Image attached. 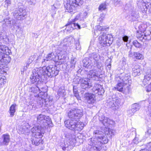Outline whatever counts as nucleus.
I'll return each instance as SVG.
<instances>
[{
	"label": "nucleus",
	"mask_w": 151,
	"mask_h": 151,
	"mask_svg": "<svg viewBox=\"0 0 151 151\" xmlns=\"http://www.w3.org/2000/svg\"><path fill=\"white\" fill-rule=\"evenodd\" d=\"M120 100L119 99H115L114 104L115 105V109H116L119 108L120 105Z\"/></svg>",
	"instance_id": "43"
},
{
	"label": "nucleus",
	"mask_w": 151,
	"mask_h": 151,
	"mask_svg": "<svg viewBox=\"0 0 151 151\" xmlns=\"http://www.w3.org/2000/svg\"><path fill=\"white\" fill-rule=\"evenodd\" d=\"M99 38L100 45L103 47L104 45L110 46L113 41L112 36L108 34L101 35L99 37Z\"/></svg>",
	"instance_id": "8"
},
{
	"label": "nucleus",
	"mask_w": 151,
	"mask_h": 151,
	"mask_svg": "<svg viewBox=\"0 0 151 151\" xmlns=\"http://www.w3.org/2000/svg\"><path fill=\"white\" fill-rule=\"evenodd\" d=\"M102 133V132L101 130H94L93 132V134L94 137H99L98 136L99 134H101V133Z\"/></svg>",
	"instance_id": "42"
},
{
	"label": "nucleus",
	"mask_w": 151,
	"mask_h": 151,
	"mask_svg": "<svg viewBox=\"0 0 151 151\" xmlns=\"http://www.w3.org/2000/svg\"><path fill=\"white\" fill-rule=\"evenodd\" d=\"M83 2V0H67L64 3V6L67 12L71 13L76 7L82 5Z\"/></svg>",
	"instance_id": "4"
},
{
	"label": "nucleus",
	"mask_w": 151,
	"mask_h": 151,
	"mask_svg": "<svg viewBox=\"0 0 151 151\" xmlns=\"http://www.w3.org/2000/svg\"><path fill=\"white\" fill-rule=\"evenodd\" d=\"M90 59L94 60V62L97 61L100 59L101 56L100 55L96 52H93L90 54L89 55Z\"/></svg>",
	"instance_id": "24"
},
{
	"label": "nucleus",
	"mask_w": 151,
	"mask_h": 151,
	"mask_svg": "<svg viewBox=\"0 0 151 151\" xmlns=\"http://www.w3.org/2000/svg\"><path fill=\"white\" fill-rule=\"evenodd\" d=\"M124 8L125 10H128L130 11L132 16L136 18L138 17L139 16L138 12L136 9H134V7L132 4L130 3L127 4Z\"/></svg>",
	"instance_id": "13"
},
{
	"label": "nucleus",
	"mask_w": 151,
	"mask_h": 151,
	"mask_svg": "<svg viewBox=\"0 0 151 151\" xmlns=\"http://www.w3.org/2000/svg\"><path fill=\"white\" fill-rule=\"evenodd\" d=\"M17 105L16 104H13L10 107L9 112L10 114V117H12L14 115L16 111V107Z\"/></svg>",
	"instance_id": "30"
},
{
	"label": "nucleus",
	"mask_w": 151,
	"mask_h": 151,
	"mask_svg": "<svg viewBox=\"0 0 151 151\" xmlns=\"http://www.w3.org/2000/svg\"><path fill=\"white\" fill-rule=\"evenodd\" d=\"M52 100H49V99H45L42 97H39L37 98V103L40 107H42L44 105L46 107H48L51 104Z\"/></svg>",
	"instance_id": "14"
},
{
	"label": "nucleus",
	"mask_w": 151,
	"mask_h": 151,
	"mask_svg": "<svg viewBox=\"0 0 151 151\" xmlns=\"http://www.w3.org/2000/svg\"><path fill=\"white\" fill-rule=\"evenodd\" d=\"M40 73L42 74V76H48L52 78L58 74L59 70L57 69L55 65H50L47 67L44 66L40 68Z\"/></svg>",
	"instance_id": "3"
},
{
	"label": "nucleus",
	"mask_w": 151,
	"mask_h": 151,
	"mask_svg": "<svg viewBox=\"0 0 151 151\" xmlns=\"http://www.w3.org/2000/svg\"><path fill=\"white\" fill-rule=\"evenodd\" d=\"M99 119L104 125L106 126H108L109 118L105 117L103 115H100L99 116Z\"/></svg>",
	"instance_id": "28"
},
{
	"label": "nucleus",
	"mask_w": 151,
	"mask_h": 151,
	"mask_svg": "<svg viewBox=\"0 0 151 151\" xmlns=\"http://www.w3.org/2000/svg\"><path fill=\"white\" fill-rule=\"evenodd\" d=\"M39 85H35V86L31 87L29 89V91L35 93H37L39 92L40 88H42Z\"/></svg>",
	"instance_id": "32"
},
{
	"label": "nucleus",
	"mask_w": 151,
	"mask_h": 151,
	"mask_svg": "<svg viewBox=\"0 0 151 151\" xmlns=\"http://www.w3.org/2000/svg\"><path fill=\"white\" fill-rule=\"evenodd\" d=\"M10 50L9 49L8 47L4 45H0V53L4 55L9 54Z\"/></svg>",
	"instance_id": "26"
},
{
	"label": "nucleus",
	"mask_w": 151,
	"mask_h": 151,
	"mask_svg": "<svg viewBox=\"0 0 151 151\" xmlns=\"http://www.w3.org/2000/svg\"><path fill=\"white\" fill-rule=\"evenodd\" d=\"M147 147H148L150 150H151V142L149 143L147 145Z\"/></svg>",
	"instance_id": "64"
},
{
	"label": "nucleus",
	"mask_w": 151,
	"mask_h": 151,
	"mask_svg": "<svg viewBox=\"0 0 151 151\" xmlns=\"http://www.w3.org/2000/svg\"><path fill=\"white\" fill-rule=\"evenodd\" d=\"M10 137L8 134H3L0 139V146L7 145L10 141Z\"/></svg>",
	"instance_id": "19"
},
{
	"label": "nucleus",
	"mask_w": 151,
	"mask_h": 151,
	"mask_svg": "<svg viewBox=\"0 0 151 151\" xmlns=\"http://www.w3.org/2000/svg\"><path fill=\"white\" fill-rule=\"evenodd\" d=\"M147 27L146 22H143L140 24L138 26L139 31L145 32L146 28Z\"/></svg>",
	"instance_id": "31"
},
{
	"label": "nucleus",
	"mask_w": 151,
	"mask_h": 151,
	"mask_svg": "<svg viewBox=\"0 0 151 151\" xmlns=\"http://www.w3.org/2000/svg\"><path fill=\"white\" fill-rule=\"evenodd\" d=\"M119 78L120 80L119 81L124 84L127 85L126 87H127L128 89V87L130 86V84L132 82L130 74L129 73L127 74L124 73H122L119 76Z\"/></svg>",
	"instance_id": "10"
},
{
	"label": "nucleus",
	"mask_w": 151,
	"mask_h": 151,
	"mask_svg": "<svg viewBox=\"0 0 151 151\" xmlns=\"http://www.w3.org/2000/svg\"><path fill=\"white\" fill-rule=\"evenodd\" d=\"M65 91L63 89H62L61 88H59L58 91V94H59L60 95L63 94V95H65V93H64Z\"/></svg>",
	"instance_id": "53"
},
{
	"label": "nucleus",
	"mask_w": 151,
	"mask_h": 151,
	"mask_svg": "<svg viewBox=\"0 0 151 151\" xmlns=\"http://www.w3.org/2000/svg\"><path fill=\"white\" fill-rule=\"evenodd\" d=\"M108 131H106L105 134H107V135H109L111 136L114 134V130L110 129H108Z\"/></svg>",
	"instance_id": "46"
},
{
	"label": "nucleus",
	"mask_w": 151,
	"mask_h": 151,
	"mask_svg": "<svg viewBox=\"0 0 151 151\" xmlns=\"http://www.w3.org/2000/svg\"><path fill=\"white\" fill-rule=\"evenodd\" d=\"M144 0H142L140 2L142 4V6H140L141 9L143 13L145 12L147 9L151 11V2L147 1V3L145 2Z\"/></svg>",
	"instance_id": "20"
},
{
	"label": "nucleus",
	"mask_w": 151,
	"mask_h": 151,
	"mask_svg": "<svg viewBox=\"0 0 151 151\" xmlns=\"http://www.w3.org/2000/svg\"><path fill=\"white\" fill-rule=\"evenodd\" d=\"M57 56L55 55L54 53L52 52L48 54L45 58L42 61V63H44L46 61L52 60L55 61V58Z\"/></svg>",
	"instance_id": "22"
},
{
	"label": "nucleus",
	"mask_w": 151,
	"mask_h": 151,
	"mask_svg": "<svg viewBox=\"0 0 151 151\" xmlns=\"http://www.w3.org/2000/svg\"><path fill=\"white\" fill-rule=\"evenodd\" d=\"M126 85L124 84L123 83H121L120 81H119L117 85L114 88L115 89H116L117 91L122 92L123 91L124 89H125V87Z\"/></svg>",
	"instance_id": "29"
},
{
	"label": "nucleus",
	"mask_w": 151,
	"mask_h": 151,
	"mask_svg": "<svg viewBox=\"0 0 151 151\" xmlns=\"http://www.w3.org/2000/svg\"><path fill=\"white\" fill-rule=\"evenodd\" d=\"M36 57V56L35 55L30 56L27 61L28 63L31 64L33 60H34Z\"/></svg>",
	"instance_id": "47"
},
{
	"label": "nucleus",
	"mask_w": 151,
	"mask_h": 151,
	"mask_svg": "<svg viewBox=\"0 0 151 151\" xmlns=\"http://www.w3.org/2000/svg\"><path fill=\"white\" fill-rule=\"evenodd\" d=\"M4 21L5 22L6 25L7 26H8V24H10V22L9 20L7 19H4Z\"/></svg>",
	"instance_id": "57"
},
{
	"label": "nucleus",
	"mask_w": 151,
	"mask_h": 151,
	"mask_svg": "<svg viewBox=\"0 0 151 151\" xmlns=\"http://www.w3.org/2000/svg\"><path fill=\"white\" fill-rule=\"evenodd\" d=\"M151 134V127H148L147 128V132H146V134L150 135Z\"/></svg>",
	"instance_id": "56"
},
{
	"label": "nucleus",
	"mask_w": 151,
	"mask_h": 151,
	"mask_svg": "<svg viewBox=\"0 0 151 151\" xmlns=\"http://www.w3.org/2000/svg\"><path fill=\"white\" fill-rule=\"evenodd\" d=\"M10 0H6L5 1L6 5L7 6H8L10 4Z\"/></svg>",
	"instance_id": "61"
},
{
	"label": "nucleus",
	"mask_w": 151,
	"mask_h": 151,
	"mask_svg": "<svg viewBox=\"0 0 151 151\" xmlns=\"http://www.w3.org/2000/svg\"><path fill=\"white\" fill-rule=\"evenodd\" d=\"M27 1L29 4H32L35 2V0H28Z\"/></svg>",
	"instance_id": "63"
},
{
	"label": "nucleus",
	"mask_w": 151,
	"mask_h": 151,
	"mask_svg": "<svg viewBox=\"0 0 151 151\" xmlns=\"http://www.w3.org/2000/svg\"><path fill=\"white\" fill-rule=\"evenodd\" d=\"M73 93L74 95L78 100L80 99L79 97L78 90L76 86H73Z\"/></svg>",
	"instance_id": "36"
},
{
	"label": "nucleus",
	"mask_w": 151,
	"mask_h": 151,
	"mask_svg": "<svg viewBox=\"0 0 151 151\" xmlns=\"http://www.w3.org/2000/svg\"><path fill=\"white\" fill-rule=\"evenodd\" d=\"M141 106L140 105L137 103L133 104L131 106V108L135 113L138 111L141 108Z\"/></svg>",
	"instance_id": "34"
},
{
	"label": "nucleus",
	"mask_w": 151,
	"mask_h": 151,
	"mask_svg": "<svg viewBox=\"0 0 151 151\" xmlns=\"http://www.w3.org/2000/svg\"><path fill=\"white\" fill-rule=\"evenodd\" d=\"M33 129L32 130V136H33L35 138H41L42 136V134H43L45 132L44 129H42L41 130V131L38 132L37 133H36L35 131L36 130V128L35 129Z\"/></svg>",
	"instance_id": "23"
},
{
	"label": "nucleus",
	"mask_w": 151,
	"mask_h": 151,
	"mask_svg": "<svg viewBox=\"0 0 151 151\" xmlns=\"http://www.w3.org/2000/svg\"><path fill=\"white\" fill-rule=\"evenodd\" d=\"M93 90L95 93L98 94L99 95H102L104 92L102 86L97 83L95 84L94 87H93Z\"/></svg>",
	"instance_id": "18"
},
{
	"label": "nucleus",
	"mask_w": 151,
	"mask_h": 151,
	"mask_svg": "<svg viewBox=\"0 0 151 151\" xmlns=\"http://www.w3.org/2000/svg\"><path fill=\"white\" fill-rule=\"evenodd\" d=\"M134 57L137 59L141 60L143 59V55L140 53L134 52Z\"/></svg>",
	"instance_id": "40"
},
{
	"label": "nucleus",
	"mask_w": 151,
	"mask_h": 151,
	"mask_svg": "<svg viewBox=\"0 0 151 151\" xmlns=\"http://www.w3.org/2000/svg\"><path fill=\"white\" fill-rule=\"evenodd\" d=\"M132 43L133 45L136 48H140L141 47V44L136 40H134Z\"/></svg>",
	"instance_id": "45"
},
{
	"label": "nucleus",
	"mask_w": 151,
	"mask_h": 151,
	"mask_svg": "<svg viewBox=\"0 0 151 151\" xmlns=\"http://www.w3.org/2000/svg\"><path fill=\"white\" fill-rule=\"evenodd\" d=\"M151 79V73L150 72H148L145 75L143 82L144 83H146L147 81H150Z\"/></svg>",
	"instance_id": "35"
},
{
	"label": "nucleus",
	"mask_w": 151,
	"mask_h": 151,
	"mask_svg": "<svg viewBox=\"0 0 151 151\" xmlns=\"http://www.w3.org/2000/svg\"><path fill=\"white\" fill-rule=\"evenodd\" d=\"M30 63H28V62L27 61V63L26 64V65L24 67V70H26L27 68L29 67V65Z\"/></svg>",
	"instance_id": "60"
},
{
	"label": "nucleus",
	"mask_w": 151,
	"mask_h": 151,
	"mask_svg": "<svg viewBox=\"0 0 151 151\" xmlns=\"http://www.w3.org/2000/svg\"><path fill=\"white\" fill-rule=\"evenodd\" d=\"M84 97L87 102L89 104H93L96 101L95 96L93 93H86L84 95Z\"/></svg>",
	"instance_id": "16"
},
{
	"label": "nucleus",
	"mask_w": 151,
	"mask_h": 151,
	"mask_svg": "<svg viewBox=\"0 0 151 151\" xmlns=\"http://www.w3.org/2000/svg\"><path fill=\"white\" fill-rule=\"evenodd\" d=\"M128 37L127 36H124L122 37L123 40L124 42H127L128 40Z\"/></svg>",
	"instance_id": "58"
},
{
	"label": "nucleus",
	"mask_w": 151,
	"mask_h": 151,
	"mask_svg": "<svg viewBox=\"0 0 151 151\" xmlns=\"http://www.w3.org/2000/svg\"><path fill=\"white\" fill-rule=\"evenodd\" d=\"M32 144L35 145L36 146H38L40 143L42 144L43 141L40 140L39 138H35L32 140Z\"/></svg>",
	"instance_id": "33"
},
{
	"label": "nucleus",
	"mask_w": 151,
	"mask_h": 151,
	"mask_svg": "<svg viewBox=\"0 0 151 151\" xmlns=\"http://www.w3.org/2000/svg\"><path fill=\"white\" fill-rule=\"evenodd\" d=\"M134 113L135 112H134V111L133 110L132 108L128 110L127 111V114L129 116L133 115Z\"/></svg>",
	"instance_id": "48"
},
{
	"label": "nucleus",
	"mask_w": 151,
	"mask_h": 151,
	"mask_svg": "<svg viewBox=\"0 0 151 151\" xmlns=\"http://www.w3.org/2000/svg\"><path fill=\"white\" fill-rule=\"evenodd\" d=\"M80 81L81 84V88L83 89L86 90L92 86L91 83L89 79L81 78L80 79Z\"/></svg>",
	"instance_id": "15"
},
{
	"label": "nucleus",
	"mask_w": 151,
	"mask_h": 151,
	"mask_svg": "<svg viewBox=\"0 0 151 151\" xmlns=\"http://www.w3.org/2000/svg\"><path fill=\"white\" fill-rule=\"evenodd\" d=\"M1 37V39H2L3 40H5V42H9V39L8 38H7V37L6 36H5V38H4L3 37Z\"/></svg>",
	"instance_id": "62"
},
{
	"label": "nucleus",
	"mask_w": 151,
	"mask_h": 151,
	"mask_svg": "<svg viewBox=\"0 0 151 151\" xmlns=\"http://www.w3.org/2000/svg\"><path fill=\"white\" fill-rule=\"evenodd\" d=\"M145 88L146 91L147 92L151 91V82L146 86Z\"/></svg>",
	"instance_id": "52"
},
{
	"label": "nucleus",
	"mask_w": 151,
	"mask_h": 151,
	"mask_svg": "<svg viewBox=\"0 0 151 151\" xmlns=\"http://www.w3.org/2000/svg\"><path fill=\"white\" fill-rule=\"evenodd\" d=\"M101 74L100 72L97 70L96 69H93L90 70L88 74V77L89 78H92L93 79L99 81L101 78L100 76Z\"/></svg>",
	"instance_id": "12"
},
{
	"label": "nucleus",
	"mask_w": 151,
	"mask_h": 151,
	"mask_svg": "<svg viewBox=\"0 0 151 151\" xmlns=\"http://www.w3.org/2000/svg\"><path fill=\"white\" fill-rule=\"evenodd\" d=\"M42 76V74L40 73V70L39 69V70H37L36 72H33L32 74L30 77L29 83L30 84L42 86L43 84Z\"/></svg>",
	"instance_id": "5"
},
{
	"label": "nucleus",
	"mask_w": 151,
	"mask_h": 151,
	"mask_svg": "<svg viewBox=\"0 0 151 151\" xmlns=\"http://www.w3.org/2000/svg\"><path fill=\"white\" fill-rule=\"evenodd\" d=\"M132 75L134 76H136L140 74V66L138 65H135L132 68Z\"/></svg>",
	"instance_id": "27"
},
{
	"label": "nucleus",
	"mask_w": 151,
	"mask_h": 151,
	"mask_svg": "<svg viewBox=\"0 0 151 151\" xmlns=\"http://www.w3.org/2000/svg\"><path fill=\"white\" fill-rule=\"evenodd\" d=\"M106 103H107V105L109 108H114L113 109H115L114 100H113L111 97L110 96L108 98H107Z\"/></svg>",
	"instance_id": "25"
},
{
	"label": "nucleus",
	"mask_w": 151,
	"mask_h": 151,
	"mask_svg": "<svg viewBox=\"0 0 151 151\" xmlns=\"http://www.w3.org/2000/svg\"><path fill=\"white\" fill-rule=\"evenodd\" d=\"M83 66L87 68H88L90 65L89 62V59L88 58H84L83 60Z\"/></svg>",
	"instance_id": "38"
},
{
	"label": "nucleus",
	"mask_w": 151,
	"mask_h": 151,
	"mask_svg": "<svg viewBox=\"0 0 151 151\" xmlns=\"http://www.w3.org/2000/svg\"><path fill=\"white\" fill-rule=\"evenodd\" d=\"M37 122L42 126L48 125L52 127L53 124L51 119L48 116H46L42 114L37 117Z\"/></svg>",
	"instance_id": "6"
},
{
	"label": "nucleus",
	"mask_w": 151,
	"mask_h": 151,
	"mask_svg": "<svg viewBox=\"0 0 151 151\" xmlns=\"http://www.w3.org/2000/svg\"><path fill=\"white\" fill-rule=\"evenodd\" d=\"M5 77L1 75H0V86L4 84V82L5 81Z\"/></svg>",
	"instance_id": "50"
},
{
	"label": "nucleus",
	"mask_w": 151,
	"mask_h": 151,
	"mask_svg": "<svg viewBox=\"0 0 151 151\" xmlns=\"http://www.w3.org/2000/svg\"><path fill=\"white\" fill-rule=\"evenodd\" d=\"M105 16V14L103 13L100 14V17L99 18V20L100 21L103 20L104 19Z\"/></svg>",
	"instance_id": "54"
},
{
	"label": "nucleus",
	"mask_w": 151,
	"mask_h": 151,
	"mask_svg": "<svg viewBox=\"0 0 151 151\" xmlns=\"http://www.w3.org/2000/svg\"><path fill=\"white\" fill-rule=\"evenodd\" d=\"M56 54L58 55V54H60V55H62L63 54V50H61L60 48H59L56 51ZM57 57H58V55L56 56Z\"/></svg>",
	"instance_id": "49"
},
{
	"label": "nucleus",
	"mask_w": 151,
	"mask_h": 151,
	"mask_svg": "<svg viewBox=\"0 0 151 151\" xmlns=\"http://www.w3.org/2000/svg\"><path fill=\"white\" fill-rule=\"evenodd\" d=\"M94 65H95L99 69H101V68L102 67V64L101 62V60H98V61L94 62Z\"/></svg>",
	"instance_id": "41"
},
{
	"label": "nucleus",
	"mask_w": 151,
	"mask_h": 151,
	"mask_svg": "<svg viewBox=\"0 0 151 151\" xmlns=\"http://www.w3.org/2000/svg\"><path fill=\"white\" fill-rule=\"evenodd\" d=\"M108 29V27L105 26L102 27L100 25L97 26L96 27L94 33L96 35H98L99 34L101 33V31H107Z\"/></svg>",
	"instance_id": "21"
},
{
	"label": "nucleus",
	"mask_w": 151,
	"mask_h": 151,
	"mask_svg": "<svg viewBox=\"0 0 151 151\" xmlns=\"http://www.w3.org/2000/svg\"><path fill=\"white\" fill-rule=\"evenodd\" d=\"M45 127H44L43 126H42L41 125H38V126H35V127H32L31 129V131L32 132V130L33 129H35L36 128V131L35 132H36V133H37L38 132H39L40 131L41 132V130L42 129H44V128Z\"/></svg>",
	"instance_id": "39"
},
{
	"label": "nucleus",
	"mask_w": 151,
	"mask_h": 151,
	"mask_svg": "<svg viewBox=\"0 0 151 151\" xmlns=\"http://www.w3.org/2000/svg\"><path fill=\"white\" fill-rule=\"evenodd\" d=\"M79 17V16H77L76 18L72 20H69L65 26L66 27L65 29L67 31H71L77 28L79 29H81V23L80 22L79 23L77 22Z\"/></svg>",
	"instance_id": "7"
},
{
	"label": "nucleus",
	"mask_w": 151,
	"mask_h": 151,
	"mask_svg": "<svg viewBox=\"0 0 151 151\" xmlns=\"http://www.w3.org/2000/svg\"><path fill=\"white\" fill-rule=\"evenodd\" d=\"M138 32L137 36L140 41L144 42L145 40H149L151 39V32L150 31H147L145 32Z\"/></svg>",
	"instance_id": "11"
},
{
	"label": "nucleus",
	"mask_w": 151,
	"mask_h": 151,
	"mask_svg": "<svg viewBox=\"0 0 151 151\" xmlns=\"http://www.w3.org/2000/svg\"><path fill=\"white\" fill-rule=\"evenodd\" d=\"M83 115L82 109L77 108L70 109L68 112V117L70 119L65 121V126L73 131H81L83 128L84 124L78 121Z\"/></svg>",
	"instance_id": "1"
},
{
	"label": "nucleus",
	"mask_w": 151,
	"mask_h": 151,
	"mask_svg": "<svg viewBox=\"0 0 151 151\" xmlns=\"http://www.w3.org/2000/svg\"><path fill=\"white\" fill-rule=\"evenodd\" d=\"M98 136L99 137V138L95 137V138H91V142L89 146L90 148L89 151H103L100 144L107 143L108 139L106 134L103 132Z\"/></svg>",
	"instance_id": "2"
},
{
	"label": "nucleus",
	"mask_w": 151,
	"mask_h": 151,
	"mask_svg": "<svg viewBox=\"0 0 151 151\" xmlns=\"http://www.w3.org/2000/svg\"><path fill=\"white\" fill-rule=\"evenodd\" d=\"M26 15L27 12L23 6H19V9L15 11L13 14L14 18L18 20L23 19Z\"/></svg>",
	"instance_id": "9"
},
{
	"label": "nucleus",
	"mask_w": 151,
	"mask_h": 151,
	"mask_svg": "<svg viewBox=\"0 0 151 151\" xmlns=\"http://www.w3.org/2000/svg\"><path fill=\"white\" fill-rule=\"evenodd\" d=\"M106 9V5L105 3H102L101 4L99 7V10L102 11L105 10Z\"/></svg>",
	"instance_id": "44"
},
{
	"label": "nucleus",
	"mask_w": 151,
	"mask_h": 151,
	"mask_svg": "<svg viewBox=\"0 0 151 151\" xmlns=\"http://www.w3.org/2000/svg\"><path fill=\"white\" fill-rule=\"evenodd\" d=\"M74 40L75 42V44L76 45V50H80L81 48V47L80 45L79 40H75L74 38L73 37H70L65 38L63 40V42L65 43L66 42H67L69 43L70 42L71 43L73 42Z\"/></svg>",
	"instance_id": "17"
},
{
	"label": "nucleus",
	"mask_w": 151,
	"mask_h": 151,
	"mask_svg": "<svg viewBox=\"0 0 151 151\" xmlns=\"http://www.w3.org/2000/svg\"><path fill=\"white\" fill-rule=\"evenodd\" d=\"M114 121L109 119V122L108 123V125L109 124H114Z\"/></svg>",
	"instance_id": "59"
},
{
	"label": "nucleus",
	"mask_w": 151,
	"mask_h": 151,
	"mask_svg": "<svg viewBox=\"0 0 151 151\" xmlns=\"http://www.w3.org/2000/svg\"><path fill=\"white\" fill-rule=\"evenodd\" d=\"M68 47L67 44L63 45V48L62 49V50L63 53V54H64L65 52L67 53V51Z\"/></svg>",
	"instance_id": "51"
},
{
	"label": "nucleus",
	"mask_w": 151,
	"mask_h": 151,
	"mask_svg": "<svg viewBox=\"0 0 151 151\" xmlns=\"http://www.w3.org/2000/svg\"><path fill=\"white\" fill-rule=\"evenodd\" d=\"M131 50H132V47H130V50L129 51V53H128V56L130 57H132L133 56H134V52L132 53L131 51Z\"/></svg>",
	"instance_id": "55"
},
{
	"label": "nucleus",
	"mask_w": 151,
	"mask_h": 151,
	"mask_svg": "<svg viewBox=\"0 0 151 151\" xmlns=\"http://www.w3.org/2000/svg\"><path fill=\"white\" fill-rule=\"evenodd\" d=\"M9 54L5 55L3 58L1 60V62H3L4 64H6L10 62L9 58L8 57V55Z\"/></svg>",
	"instance_id": "37"
}]
</instances>
